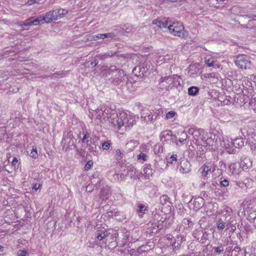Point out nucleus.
Returning <instances> with one entry per match:
<instances>
[{
  "label": "nucleus",
  "instance_id": "f257e3e1",
  "mask_svg": "<svg viewBox=\"0 0 256 256\" xmlns=\"http://www.w3.org/2000/svg\"><path fill=\"white\" fill-rule=\"evenodd\" d=\"M234 214L231 209L222 211L216 216L215 222L218 230H223L229 226H233Z\"/></svg>",
  "mask_w": 256,
  "mask_h": 256
},
{
  "label": "nucleus",
  "instance_id": "f03ea898",
  "mask_svg": "<svg viewBox=\"0 0 256 256\" xmlns=\"http://www.w3.org/2000/svg\"><path fill=\"white\" fill-rule=\"evenodd\" d=\"M135 123L134 120L128 116L125 112L120 113L118 116H116L112 120V126L116 130L129 128Z\"/></svg>",
  "mask_w": 256,
  "mask_h": 256
},
{
  "label": "nucleus",
  "instance_id": "7ed1b4c3",
  "mask_svg": "<svg viewBox=\"0 0 256 256\" xmlns=\"http://www.w3.org/2000/svg\"><path fill=\"white\" fill-rule=\"evenodd\" d=\"M104 70H106L109 74H112V82L114 85L117 86L121 83H124L127 81V78L124 76V72L121 70L117 69L114 66H111L108 68H104Z\"/></svg>",
  "mask_w": 256,
  "mask_h": 256
},
{
  "label": "nucleus",
  "instance_id": "20e7f679",
  "mask_svg": "<svg viewBox=\"0 0 256 256\" xmlns=\"http://www.w3.org/2000/svg\"><path fill=\"white\" fill-rule=\"evenodd\" d=\"M180 77L176 75L162 78L160 82V88L162 90H170L180 85Z\"/></svg>",
  "mask_w": 256,
  "mask_h": 256
},
{
  "label": "nucleus",
  "instance_id": "39448f33",
  "mask_svg": "<svg viewBox=\"0 0 256 256\" xmlns=\"http://www.w3.org/2000/svg\"><path fill=\"white\" fill-rule=\"evenodd\" d=\"M168 29L170 32L174 36L183 38L187 36L186 32L184 30V26L180 22H174L172 24L171 22H170V24L168 26Z\"/></svg>",
  "mask_w": 256,
  "mask_h": 256
},
{
  "label": "nucleus",
  "instance_id": "423d86ee",
  "mask_svg": "<svg viewBox=\"0 0 256 256\" xmlns=\"http://www.w3.org/2000/svg\"><path fill=\"white\" fill-rule=\"evenodd\" d=\"M236 65L242 70L250 68L251 62L248 56L246 54H239L235 58Z\"/></svg>",
  "mask_w": 256,
  "mask_h": 256
},
{
  "label": "nucleus",
  "instance_id": "0eeeda50",
  "mask_svg": "<svg viewBox=\"0 0 256 256\" xmlns=\"http://www.w3.org/2000/svg\"><path fill=\"white\" fill-rule=\"evenodd\" d=\"M110 233L104 228L98 230L96 232V239L95 242L96 245L102 246L106 244V238L109 235Z\"/></svg>",
  "mask_w": 256,
  "mask_h": 256
},
{
  "label": "nucleus",
  "instance_id": "6e6552de",
  "mask_svg": "<svg viewBox=\"0 0 256 256\" xmlns=\"http://www.w3.org/2000/svg\"><path fill=\"white\" fill-rule=\"evenodd\" d=\"M215 168L216 166L213 164L208 163L203 164L198 170L201 178L204 180H207L209 177L211 170L212 169V172H214Z\"/></svg>",
  "mask_w": 256,
  "mask_h": 256
},
{
  "label": "nucleus",
  "instance_id": "1a4fd4ad",
  "mask_svg": "<svg viewBox=\"0 0 256 256\" xmlns=\"http://www.w3.org/2000/svg\"><path fill=\"white\" fill-rule=\"evenodd\" d=\"M221 145L224 146L226 151L230 154L234 153L236 152L234 140L228 138H224L221 142Z\"/></svg>",
  "mask_w": 256,
  "mask_h": 256
},
{
  "label": "nucleus",
  "instance_id": "9d476101",
  "mask_svg": "<svg viewBox=\"0 0 256 256\" xmlns=\"http://www.w3.org/2000/svg\"><path fill=\"white\" fill-rule=\"evenodd\" d=\"M214 137L215 136H214V138L212 137H210L206 139L204 138L203 140H202V142L200 144L204 146L206 150H214V146L216 144V142L214 140Z\"/></svg>",
  "mask_w": 256,
  "mask_h": 256
},
{
  "label": "nucleus",
  "instance_id": "9b49d317",
  "mask_svg": "<svg viewBox=\"0 0 256 256\" xmlns=\"http://www.w3.org/2000/svg\"><path fill=\"white\" fill-rule=\"evenodd\" d=\"M178 170L182 174L188 173L191 170L190 163L187 160H182L180 164Z\"/></svg>",
  "mask_w": 256,
  "mask_h": 256
},
{
  "label": "nucleus",
  "instance_id": "f8f14e48",
  "mask_svg": "<svg viewBox=\"0 0 256 256\" xmlns=\"http://www.w3.org/2000/svg\"><path fill=\"white\" fill-rule=\"evenodd\" d=\"M173 136L172 131L164 130L160 134V140L162 142L168 144L172 142Z\"/></svg>",
  "mask_w": 256,
  "mask_h": 256
},
{
  "label": "nucleus",
  "instance_id": "ddd939ff",
  "mask_svg": "<svg viewBox=\"0 0 256 256\" xmlns=\"http://www.w3.org/2000/svg\"><path fill=\"white\" fill-rule=\"evenodd\" d=\"M154 166L156 171L162 172L166 168L168 164L164 160L159 159L158 160H155Z\"/></svg>",
  "mask_w": 256,
  "mask_h": 256
},
{
  "label": "nucleus",
  "instance_id": "4468645a",
  "mask_svg": "<svg viewBox=\"0 0 256 256\" xmlns=\"http://www.w3.org/2000/svg\"><path fill=\"white\" fill-rule=\"evenodd\" d=\"M190 203L194 205V209L198 210L204 205V199L201 197H198L192 199Z\"/></svg>",
  "mask_w": 256,
  "mask_h": 256
},
{
  "label": "nucleus",
  "instance_id": "2eb2a0df",
  "mask_svg": "<svg viewBox=\"0 0 256 256\" xmlns=\"http://www.w3.org/2000/svg\"><path fill=\"white\" fill-rule=\"evenodd\" d=\"M240 166L244 170H247L252 166V162L248 156H242L241 158Z\"/></svg>",
  "mask_w": 256,
  "mask_h": 256
},
{
  "label": "nucleus",
  "instance_id": "dca6fc26",
  "mask_svg": "<svg viewBox=\"0 0 256 256\" xmlns=\"http://www.w3.org/2000/svg\"><path fill=\"white\" fill-rule=\"evenodd\" d=\"M39 20H38L36 17L32 16L23 22L22 26H38L40 24Z\"/></svg>",
  "mask_w": 256,
  "mask_h": 256
},
{
  "label": "nucleus",
  "instance_id": "f3484780",
  "mask_svg": "<svg viewBox=\"0 0 256 256\" xmlns=\"http://www.w3.org/2000/svg\"><path fill=\"white\" fill-rule=\"evenodd\" d=\"M228 170L232 175H238L241 171V168L236 163H232L230 164Z\"/></svg>",
  "mask_w": 256,
  "mask_h": 256
},
{
  "label": "nucleus",
  "instance_id": "a211bd4d",
  "mask_svg": "<svg viewBox=\"0 0 256 256\" xmlns=\"http://www.w3.org/2000/svg\"><path fill=\"white\" fill-rule=\"evenodd\" d=\"M170 21L168 20H159L155 19L152 21V24H155L160 28H165L169 25Z\"/></svg>",
  "mask_w": 256,
  "mask_h": 256
},
{
  "label": "nucleus",
  "instance_id": "6ab92c4d",
  "mask_svg": "<svg viewBox=\"0 0 256 256\" xmlns=\"http://www.w3.org/2000/svg\"><path fill=\"white\" fill-rule=\"evenodd\" d=\"M234 144L235 148H241L244 146L246 142V140L242 138H237L234 140Z\"/></svg>",
  "mask_w": 256,
  "mask_h": 256
},
{
  "label": "nucleus",
  "instance_id": "aec40b11",
  "mask_svg": "<svg viewBox=\"0 0 256 256\" xmlns=\"http://www.w3.org/2000/svg\"><path fill=\"white\" fill-rule=\"evenodd\" d=\"M104 110L105 106L104 105L101 106L100 108H98L95 110L94 114L96 118L102 120V118H104Z\"/></svg>",
  "mask_w": 256,
  "mask_h": 256
},
{
  "label": "nucleus",
  "instance_id": "412c9836",
  "mask_svg": "<svg viewBox=\"0 0 256 256\" xmlns=\"http://www.w3.org/2000/svg\"><path fill=\"white\" fill-rule=\"evenodd\" d=\"M46 23H50L54 20H58V18L54 16L53 10L50 11L44 14Z\"/></svg>",
  "mask_w": 256,
  "mask_h": 256
},
{
  "label": "nucleus",
  "instance_id": "4be33fe9",
  "mask_svg": "<svg viewBox=\"0 0 256 256\" xmlns=\"http://www.w3.org/2000/svg\"><path fill=\"white\" fill-rule=\"evenodd\" d=\"M54 16L58 18V20L63 18L66 14H68V10L66 9H57L53 10Z\"/></svg>",
  "mask_w": 256,
  "mask_h": 256
},
{
  "label": "nucleus",
  "instance_id": "5701e85b",
  "mask_svg": "<svg viewBox=\"0 0 256 256\" xmlns=\"http://www.w3.org/2000/svg\"><path fill=\"white\" fill-rule=\"evenodd\" d=\"M138 144L137 140H131L126 144V148L129 152L132 151L134 148Z\"/></svg>",
  "mask_w": 256,
  "mask_h": 256
},
{
  "label": "nucleus",
  "instance_id": "b1692460",
  "mask_svg": "<svg viewBox=\"0 0 256 256\" xmlns=\"http://www.w3.org/2000/svg\"><path fill=\"white\" fill-rule=\"evenodd\" d=\"M143 171L145 177L148 178L150 176H152V175L153 172L150 164H145L143 169Z\"/></svg>",
  "mask_w": 256,
  "mask_h": 256
},
{
  "label": "nucleus",
  "instance_id": "393cba45",
  "mask_svg": "<svg viewBox=\"0 0 256 256\" xmlns=\"http://www.w3.org/2000/svg\"><path fill=\"white\" fill-rule=\"evenodd\" d=\"M113 112H114V110L112 109H111L110 108H108L105 106L104 112L106 114V116H108V118H110V120H111L110 122H111L112 124V120L114 118V117H115L116 116H118V115L117 114H115Z\"/></svg>",
  "mask_w": 256,
  "mask_h": 256
},
{
  "label": "nucleus",
  "instance_id": "a878e982",
  "mask_svg": "<svg viewBox=\"0 0 256 256\" xmlns=\"http://www.w3.org/2000/svg\"><path fill=\"white\" fill-rule=\"evenodd\" d=\"M202 133H204V130H196L193 134L194 138L196 140H203L204 136L202 135Z\"/></svg>",
  "mask_w": 256,
  "mask_h": 256
},
{
  "label": "nucleus",
  "instance_id": "bb28decb",
  "mask_svg": "<svg viewBox=\"0 0 256 256\" xmlns=\"http://www.w3.org/2000/svg\"><path fill=\"white\" fill-rule=\"evenodd\" d=\"M90 136L88 133L86 132L84 134V136L80 140H78V142H82V143L84 144H86V146L89 145V142L90 140Z\"/></svg>",
  "mask_w": 256,
  "mask_h": 256
},
{
  "label": "nucleus",
  "instance_id": "cd10ccee",
  "mask_svg": "<svg viewBox=\"0 0 256 256\" xmlns=\"http://www.w3.org/2000/svg\"><path fill=\"white\" fill-rule=\"evenodd\" d=\"M199 92V88L194 86H190L188 88V94L190 96H196L198 94Z\"/></svg>",
  "mask_w": 256,
  "mask_h": 256
},
{
  "label": "nucleus",
  "instance_id": "c85d7f7f",
  "mask_svg": "<svg viewBox=\"0 0 256 256\" xmlns=\"http://www.w3.org/2000/svg\"><path fill=\"white\" fill-rule=\"evenodd\" d=\"M219 182L220 187L226 188L230 185V182L228 179L224 178L223 176H222L220 178Z\"/></svg>",
  "mask_w": 256,
  "mask_h": 256
},
{
  "label": "nucleus",
  "instance_id": "c756f323",
  "mask_svg": "<svg viewBox=\"0 0 256 256\" xmlns=\"http://www.w3.org/2000/svg\"><path fill=\"white\" fill-rule=\"evenodd\" d=\"M146 211H148L146 206L143 204H140L138 206V209L137 210L138 214V216L142 218Z\"/></svg>",
  "mask_w": 256,
  "mask_h": 256
},
{
  "label": "nucleus",
  "instance_id": "7c9ffc66",
  "mask_svg": "<svg viewBox=\"0 0 256 256\" xmlns=\"http://www.w3.org/2000/svg\"><path fill=\"white\" fill-rule=\"evenodd\" d=\"M178 156L176 154H172L170 158L167 159L166 162L168 164H173L174 162H176Z\"/></svg>",
  "mask_w": 256,
  "mask_h": 256
},
{
  "label": "nucleus",
  "instance_id": "2f4dec72",
  "mask_svg": "<svg viewBox=\"0 0 256 256\" xmlns=\"http://www.w3.org/2000/svg\"><path fill=\"white\" fill-rule=\"evenodd\" d=\"M148 62H145L143 64L142 67L140 66L138 68V70H140V72H142V74H143L144 72H146L148 70V68H147V66L148 64Z\"/></svg>",
  "mask_w": 256,
  "mask_h": 256
},
{
  "label": "nucleus",
  "instance_id": "473e14b6",
  "mask_svg": "<svg viewBox=\"0 0 256 256\" xmlns=\"http://www.w3.org/2000/svg\"><path fill=\"white\" fill-rule=\"evenodd\" d=\"M146 246H144L139 248L135 254L137 256H140V254H142L143 253L145 254L146 252Z\"/></svg>",
  "mask_w": 256,
  "mask_h": 256
},
{
  "label": "nucleus",
  "instance_id": "72a5a7b5",
  "mask_svg": "<svg viewBox=\"0 0 256 256\" xmlns=\"http://www.w3.org/2000/svg\"><path fill=\"white\" fill-rule=\"evenodd\" d=\"M176 115V112H175L174 111L172 110V111L168 112L166 113V120L172 119L173 118H174V116Z\"/></svg>",
  "mask_w": 256,
  "mask_h": 256
},
{
  "label": "nucleus",
  "instance_id": "f704fd0d",
  "mask_svg": "<svg viewBox=\"0 0 256 256\" xmlns=\"http://www.w3.org/2000/svg\"><path fill=\"white\" fill-rule=\"evenodd\" d=\"M214 249L215 250V252L218 254H220L224 250V246L222 244H220L217 247H214Z\"/></svg>",
  "mask_w": 256,
  "mask_h": 256
},
{
  "label": "nucleus",
  "instance_id": "c9c22d12",
  "mask_svg": "<svg viewBox=\"0 0 256 256\" xmlns=\"http://www.w3.org/2000/svg\"><path fill=\"white\" fill-rule=\"evenodd\" d=\"M123 153L120 149L116 150V158L117 160H120L122 158Z\"/></svg>",
  "mask_w": 256,
  "mask_h": 256
},
{
  "label": "nucleus",
  "instance_id": "e433bc0d",
  "mask_svg": "<svg viewBox=\"0 0 256 256\" xmlns=\"http://www.w3.org/2000/svg\"><path fill=\"white\" fill-rule=\"evenodd\" d=\"M148 156L146 154L141 152L137 156V158L138 160H142V161L147 160Z\"/></svg>",
  "mask_w": 256,
  "mask_h": 256
},
{
  "label": "nucleus",
  "instance_id": "4c0bfd02",
  "mask_svg": "<svg viewBox=\"0 0 256 256\" xmlns=\"http://www.w3.org/2000/svg\"><path fill=\"white\" fill-rule=\"evenodd\" d=\"M168 198L166 195H162L160 197V203L164 205L166 203L168 200Z\"/></svg>",
  "mask_w": 256,
  "mask_h": 256
},
{
  "label": "nucleus",
  "instance_id": "58836bf2",
  "mask_svg": "<svg viewBox=\"0 0 256 256\" xmlns=\"http://www.w3.org/2000/svg\"><path fill=\"white\" fill-rule=\"evenodd\" d=\"M111 143L109 141L104 142L102 143V147L104 150H108L110 146Z\"/></svg>",
  "mask_w": 256,
  "mask_h": 256
},
{
  "label": "nucleus",
  "instance_id": "ea45409f",
  "mask_svg": "<svg viewBox=\"0 0 256 256\" xmlns=\"http://www.w3.org/2000/svg\"><path fill=\"white\" fill-rule=\"evenodd\" d=\"M215 61L213 58H210L205 60V64L209 67L214 66Z\"/></svg>",
  "mask_w": 256,
  "mask_h": 256
},
{
  "label": "nucleus",
  "instance_id": "a19ab883",
  "mask_svg": "<svg viewBox=\"0 0 256 256\" xmlns=\"http://www.w3.org/2000/svg\"><path fill=\"white\" fill-rule=\"evenodd\" d=\"M108 56H110L109 54H100L96 55V58L100 60H104L108 58Z\"/></svg>",
  "mask_w": 256,
  "mask_h": 256
},
{
  "label": "nucleus",
  "instance_id": "79ce46f5",
  "mask_svg": "<svg viewBox=\"0 0 256 256\" xmlns=\"http://www.w3.org/2000/svg\"><path fill=\"white\" fill-rule=\"evenodd\" d=\"M234 224L233 226H227V228H226V230H228L230 228V231L231 232H234L235 231V230H236V224L237 222H236V220L235 218V216H234Z\"/></svg>",
  "mask_w": 256,
  "mask_h": 256
},
{
  "label": "nucleus",
  "instance_id": "37998d69",
  "mask_svg": "<svg viewBox=\"0 0 256 256\" xmlns=\"http://www.w3.org/2000/svg\"><path fill=\"white\" fill-rule=\"evenodd\" d=\"M92 165H93L92 160H90L88 161V162L86 163V164L84 167V170H86V171L90 170L91 168Z\"/></svg>",
  "mask_w": 256,
  "mask_h": 256
},
{
  "label": "nucleus",
  "instance_id": "c03bdc74",
  "mask_svg": "<svg viewBox=\"0 0 256 256\" xmlns=\"http://www.w3.org/2000/svg\"><path fill=\"white\" fill-rule=\"evenodd\" d=\"M104 34H100L94 35L92 36V40H96L98 38L104 39L105 38H104Z\"/></svg>",
  "mask_w": 256,
  "mask_h": 256
},
{
  "label": "nucleus",
  "instance_id": "a18cd8bd",
  "mask_svg": "<svg viewBox=\"0 0 256 256\" xmlns=\"http://www.w3.org/2000/svg\"><path fill=\"white\" fill-rule=\"evenodd\" d=\"M30 156L34 158H36L38 157V154L37 152V150L36 148H32V151L30 154Z\"/></svg>",
  "mask_w": 256,
  "mask_h": 256
},
{
  "label": "nucleus",
  "instance_id": "49530a36",
  "mask_svg": "<svg viewBox=\"0 0 256 256\" xmlns=\"http://www.w3.org/2000/svg\"><path fill=\"white\" fill-rule=\"evenodd\" d=\"M104 36L105 38H110L112 39H114L116 38V36L113 32L106 33Z\"/></svg>",
  "mask_w": 256,
  "mask_h": 256
},
{
  "label": "nucleus",
  "instance_id": "de8ad7c7",
  "mask_svg": "<svg viewBox=\"0 0 256 256\" xmlns=\"http://www.w3.org/2000/svg\"><path fill=\"white\" fill-rule=\"evenodd\" d=\"M74 148L76 149V152H77V153L78 154H80V156H83L85 152H84V149L78 148L76 146H74Z\"/></svg>",
  "mask_w": 256,
  "mask_h": 256
},
{
  "label": "nucleus",
  "instance_id": "09e8293b",
  "mask_svg": "<svg viewBox=\"0 0 256 256\" xmlns=\"http://www.w3.org/2000/svg\"><path fill=\"white\" fill-rule=\"evenodd\" d=\"M174 137L175 139L176 140L174 142L177 146L178 145V142H180L181 144H184V142L186 141V140H184V138H179L178 140H176L177 139L176 136H174Z\"/></svg>",
  "mask_w": 256,
  "mask_h": 256
},
{
  "label": "nucleus",
  "instance_id": "8fccbe9b",
  "mask_svg": "<svg viewBox=\"0 0 256 256\" xmlns=\"http://www.w3.org/2000/svg\"><path fill=\"white\" fill-rule=\"evenodd\" d=\"M36 18H37L38 20H39V22L40 23H44V22H46V19H45V17H44V16H42V15H40L38 17H36Z\"/></svg>",
  "mask_w": 256,
  "mask_h": 256
},
{
  "label": "nucleus",
  "instance_id": "3c124183",
  "mask_svg": "<svg viewBox=\"0 0 256 256\" xmlns=\"http://www.w3.org/2000/svg\"><path fill=\"white\" fill-rule=\"evenodd\" d=\"M123 233L124 234L123 240H124L122 244H126L127 242L126 240L128 238L129 234L127 233L126 232H124Z\"/></svg>",
  "mask_w": 256,
  "mask_h": 256
},
{
  "label": "nucleus",
  "instance_id": "603ef678",
  "mask_svg": "<svg viewBox=\"0 0 256 256\" xmlns=\"http://www.w3.org/2000/svg\"><path fill=\"white\" fill-rule=\"evenodd\" d=\"M88 148V150L90 152H95L96 151V146H92L90 144H89V145L88 146H86Z\"/></svg>",
  "mask_w": 256,
  "mask_h": 256
},
{
  "label": "nucleus",
  "instance_id": "864d4df0",
  "mask_svg": "<svg viewBox=\"0 0 256 256\" xmlns=\"http://www.w3.org/2000/svg\"><path fill=\"white\" fill-rule=\"evenodd\" d=\"M26 254L27 252L23 250H19L17 253L18 256H26Z\"/></svg>",
  "mask_w": 256,
  "mask_h": 256
},
{
  "label": "nucleus",
  "instance_id": "5fc2aeb1",
  "mask_svg": "<svg viewBox=\"0 0 256 256\" xmlns=\"http://www.w3.org/2000/svg\"><path fill=\"white\" fill-rule=\"evenodd\" d=\"M196 130V129H194V128H189L188 130L186 132L187 133V134H189L193 136L194 134V133Z\"/></svg>",
  "mask_w": 256,
  "mask_h": 256
},
{
  "label": "nucleus",
  "instance_id": "6e6d98bb",
  "mask_svg": "<svg viewBox=\"0 0 256 256\" xmlns=\"http://www.w3.org/2000/svg\"><path fill=\"white\" fill-rule=\"evenodd\" d=\"M206 240H207L206 236L205 234H204L202 235V236L200 242L202 244H204L206 243Z\"/></svg>",
  "mask_w": 256,
  "mask_h": 256
},
{
  "label": "nucleus",
  "instance_id": "4d7b16f0",
  "mask_svg": "<svg viewBox=\"0 0 256 256\" xmlns=\"http://www.w3.org/2000/svg\"><path fill=\"white\" fill-rule=\"evenodd\" d=\"M180 138H184V140H187L188 138V134L186 132H183L182 133V134H180Z\"/></svg>",
  "mask_w": 256,
  "mask_h": 256
},
{
  "label": "nucleus",
  "instance_id": "13d9d810",
  "mask_svg": "<svg viewBox=\"0 0 256 256\" xmlns=\"http://www.w3.org/2000/svg\"><path fill=\"white\" fill-rule=\"evenodd\" d=\"M36 0H28L27 2V4L28 5H32L35 3H36Z\"/></svg>",
  "mask_w": 256,
  "mask_h": 256
},
{
  "label": "nucleus",
  "instance_id": "bf43d9fd",
  "mask_svg": "<svg viewBox=\"0 0 256 256\" xmlns=\"http://www.w3.org/2000/svg\"><path fill=\"white\" fill-rule=\"evenodd\" d=\"M40 184H35L34 185V186L32 187V188L36 190H37L40 188Z\"/></svg>",
  "mask_w": 256,
  "mask_h": 256
},
{
  "label": "nucleus",
  "instance_id": "052dcab7",
  "mask_svg": "<svg viewBox=\"0 0 256 256\" xmlns=\"http://www.w3.org/2000/svg\"><path fill=\"white\" fill-rule=\"evenodd\" d=\"M106 53L109 54V55H110V56H108V58H110V57H112L114 54H116V52H108Z\"/></svg>",
  "mask_w": 256,
  "mask_h": 256
},
{
  "label": "nucleus",
  "instance_id": "680f3d73",
  "mask_svg": "<svg viewBox=\"0 0 256 256\" xmlns=\"http://www.w3.org/2000/svg\"><path fill=\"white\" fill-rule=\"evenodd\" d=\"M17 162H18V160H17L16 158L15 157L14 158L12 161V165L15 166Z\"/></svg>",
  "mask_w": 256,
  "mask_h": 256
},
{
  "label": "nucleus",
  "instance_id": "e2e57ef3",
  "mask_svg": "<svg viewBox=\"0 0 256 256\" xmlns=\"http://www.w3.org/2000/svg\"><path fill=\"white\" fill-rule=\"evenodd\" d=\"M234 250L236 252H239L240 250V248L238 246H236L234 248Z\"/></svg>",
  "mask_w": 256,
  "mask_h": 256
},
{
  "label": "nucleus",
  "instance_id": "0e129e2a",
  "mask_svg": "<svg viewBox=\"0 0 256 256\" xmlns=\"http://www.w3.org/2000/svg\"><path fill=\"white\" fill-rule=\"evenodd\" d=\"M108 118H109L108 116H106V114L105 112H104V118H102V120H107Z\"/></svg>",
  "mask_w": 256,
  "mask_h": 256
},
{
  "label": "nucleus",
  "instance_id": "69168bd1",
  "mask_svg": "<svg viewBox=\"0 0 256 256\" xmlns=\"http://www.w3.org/2000/svg\"><path fill=\"white\" fill-rule=\"evenodd\" d=\"M98 63V62L97 60H95L94 62H92V64L94 66H96Z\"/></svg>",
  "mask_w": 256,
  "mask_h": 256
},
{
  "label": "nucleus",
  "instance_id": "338daca9",
  "mask_svg": "<svg viewBox=\"0 0 256 256\" xmlns=\"http://www.w3.org/2000/svg\"><path fill=\"white\" fill-rule=\"evenodd\" d=\"M134 167L132 166H129L127 167V170L128 172L129 170H132V172L133 171Z\"/></svg>",
  "mask_w": 256,
  "mask_h": 256
},
{
  "label": "nucleus",
  "instance_id": "774afa93",
  "mask_svg": "<svg viewBox=\"0 0 256 256\" xmlns=\"http://www.w3.org/2000/svg\"><path fill=\"white\" fill-rule=\"evenodd\" d=\"M57 75H62V74L60 73V72H59L58 74V73H54V74L52 75V78H56L57 77Z\"/></svg>",
  "mask_w": 256,
  "mask_h": 256
}]
</instances>
